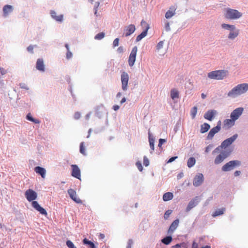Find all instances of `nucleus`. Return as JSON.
I'll list each match as a JSON object with an SVG mask.
<instances>
[{
  "mask_svg": "<svg viewBox=\"0 0 248 248\" xmlns=\"http://www.w3.org/2000/svg\"><path fill=\"white\" fill-rule=\"evenodd\" d=\"M25 196L28 202H31V205L35 210L42 214H46V210L41 207L37 201H34L37 198V194L35 191L31 189L27 190L25 192Z\"/></svg>",
  "mask_w": 248,
  "mask_h": 248,
  "instance_id": "1",
  "label": "nucleus"
},
{
  "mask_svg": "<svg viewBox=\"0 0 248 248\" xmlns=\"http://www.w3.org/2000/svg\"><path fill=\"white\" fill-rule=\"evenodd\" d=\"M248 91V83H241L234 87L227 93V96L235 98Z\"/></svg>",
  "mask_w": 248,
  "mask_h": 248,
  "instance_id": "2",
  "label": "nucleus"
},
{
  "mask_svg": "<svg viewBox=\"0 0 248 248\" xmlns=\"http://www.w3.org/2000/svg\"><path fill=\"white\" fill-rule=\"evenodd\" d=\"M221 28L229 31L227 38L231 40H234L239 34V30L237 29L235 25L223 23L221 25Z\"/></svg>",
  "mask_w": 248,
  "mask_h": 248,
  "instance_id": "3",
  "label": "nucleus"
},
{
  "mask_svg": "<svg viewBox=\"0 0 248 248\" xmlns=\"http://www.w3.org/2000/svg\"><path fill=\"white\" fill-rule=\"evenodd\" d=\"M229 76V72L227 70H218L209 72L207 77L211 79L223 80Z\"/></svg>",
  "mask_w": 248,
  "mask_h": 248,
  "instance_id": "4",
  "label": "nucleus"
},
{
  "mask_svg": "<svg viewBox=\"0 0 248 248\" xmlns=\"http://www.w3.org/2000/svg\"><path fill=\"white\" fill-rule=\"evenodd\" d=\"M243 14L236 9L226 8L224 14V17L228 20H237L242 16Z\"/></svg>",
  "mask_w": 248,
  "mask_h": 248,
  "instance_id": "5",
  "label": "nucleus"
},
{
  "mask_svg": "<svg viewBox=\"0 0 248 248\" xmlns=\"http://www.w3.org/2000/svg\"><path fill=\"white\" fill-rule=\"evenodd\" d=\"M241 164V161L237 160L230 161L223 166L221 169L223 171H230L236 167L240 166Z\"/></svg>",
  "mask_w": 248,
  "mask_h": 248,
  "instance_id": "6",
  "label": "nucleus"
},
{
  "mask_svg": "<svg viewBox=\"0 0 248 248\" xmlns=\"http://www.w3.org/2000/svg\"><path fill=\"white\" fill-rule=\"evenodd\" d=\"M231 151L224 150L220 152V153L217 156L214 160V163L218 165L222 162L231 154Z\"/></svg>",
  "mask_w": 248,
  "mask_h": 248,
  "instance_id": "7",
  "label": "nucleus"
},
{
  "mask_svg": "<svg viewBox=\"0 0 248 248\" xmlns=\"http://www.w3.org/2000/svg\"><path fill=\"white\" fill-rule=\"evenodd\" d=\"M140 24L142 28H144V30L140 34L137 36L136 41L137 42L140 41L147 35L148 31L150 28L149 25L144 20H141Z\"/></svg>",
  "mask_w": 248,
  "mask_h": 248,
  "instance_id": "8",
  "label": "nucleus"
},
{
  "mask_svg": "<svg viewBox=\"0 0 248 248\" xmlns=\"http://www.w3.org/2000/svg\"><path fill=\"white\" fill-rule=\"evenodd\" d=\"M138 51V47L137 46H134L130 52V55L128 58V64L129 66L132 67L134 65L136 61L137 52Z\"/></svg>",
  "mask_w": 248,
  "mask_h": 248,
  "instance_id": "9",
  "label": "nucleus"
},
{
  "mask_svg": "<svg viewBox=\"0 0 248 248\" xmlns=\"http://www.w3.org/2000/svg\"><path fill=\"white\" fill-rule=\"evenodd\" d=\"M122 82V89L123 91H126L127 90V85L129 80V76L126 72H123L121 75Z\"/></svg>",
  "mask_w": 248,
  "mask_h": 248,
  "instance_id": "10",
  "label": "nucleus"
},
{
  "mask_svg": "<svg viewBox=\"0 0 248 248\" xmlns=\"http://www.w3.org/2000/svg\"><path fill=\"white\" fill-rule=\"evenodd\" d=\"M136 30L135 26L134 24H130L124 27L123 36L128 37L133 34Z\"/></svg>",
  "mask_w": 248,
  "mask_h": 248,
  "instance_id": "11",
  "label": "nucleus"
},
{
  "mask_svg": "<svg viewBox=\"0 0 248 248\" xmlns=\"http://www.w3.org/2000/svg\"><path fill=\"white\" fill-rule=\"evenodd\" d=\"M237 137L238 135L237 134H235L231 137L226 139L221 143V147H223L224 149L226 148L229 145L232 144Z\"/></svg>",
  "mask_w": 248,
  "mask_h": 248,
  "instance_id": "12",
  "label": "nucleus"
},
{
  "mask_svg": "<svg viewBox=\"0 0 248 248\" xmlns=\"http://www.w3.org/2000/svg\"><path fill=\"white\" fill-rule=\"evenodd\" d=\"M243 111L244 108L242 107H239L234 109L231 113V118L233 121H236L242 115Z\"/></svg>",
  "mask_w": 248,
  "mask_h": 248,
  "instance_id": "13",
  "label": "nucleus"
},
{
  "mask_svg": "<svg viewBox=\"0 0 248 248\" xmlns=\"http://www.w3.org/2000/svg\"><path fill=\"white\" fill-rule=\"evenodd\" d=\"M67 193L70 198L76 203L80 204L82 203V201L77 197V193L74 189L69 188L67 190Z\"/></svg>",
  "mask_w": 248,
  "mask_h": 248,
  "instance_id": "14",
  "label": "nucleus"
},
{
  "mask_svg": "<svg viewBox=\"0 0 248 248\" xmlns=\"http://www.w3.org/2000/svg\"><path fill=\"white\" fill-rule=\"evenodd\" d=\"M204 181V176L202 173H198L194 178L193 185L195 186H201Z\"/></svg>",
  "mask_w": 248,
  "mask_h": 248,
  "instance_id": "15",
  "label": "nucleus"
},
{
  "mask_svg": "<svg viewBox=\"0 0 248 248\" xmlns=\"http://www.w3.org/2000/svg\"><path fill=\"white\" fill-rule=\"evenodd\" d=\"M72 173L71 175L78 179H80L81 177V172L80 170L78 165H72Z\"/></svg>",
  "mask_w": 248,
  "mask_h": 248,
  "instance_id": "16",
  "label": "nucleus"
},
{
  "mask_svg": "<svg viewBox=\"0 0 248 248\" xmlns=\"http://www.w3.org/2000/svg\"><path fill=\"white\" fill-rule=\"evenodd\" d=\"M200 202V198L199 197L196 196L194 199L191 200L188 203L186 208V211L188 212L193 208L195 207Z\"/></svg>",
  "mask_w": 248,
  "mask_h": 248,
  "instance_id": "17",
  "label": "nucleus"
},
{
  "mask_svg": "<svg viewBox=\"0 0 248 248\" xmlns=\"http://www.w3.org/2000/svg\"><path fill=\"white\" fill-rule=\"evenodd\" d=\"M217 114V111L214 109H210L207 111L204 114V118L209 121H212L215 116Z\"/></svg>",
  "mask_w": 248,
  "mask_h": 248,
  "instance_id": "18",
  "label": "nucleus"
},
{
  "mask_svg": "<svg viewBox=\"0 0 248 248\" xmlns=\"http://www.w3.org/2000/svg\"><path fill=\"white\" fill-rule=\"evenodd\" d=\"M106 112V109L103 105L98 106L95 108V115L99 118H101Z\"/></svg>",
  "mask_w": 248,
  "mask_h": 248,
  "instance_id": "19",
  "label": "nucleus"
},
{
  "mask_svg": "<svg viewBox=\"0 0 248 248\" xmlns=\"http://www.w3.org/2000/svg\"><path fill=\"white\" fill-rule=\"evenodd\" d=\"M50 14L51 17L55 20L56 21L62 23L63 20V15H60L59 16H57V13L55 11L51 10L50 12Z\"/></svg>",
  "mask_w": 248,
  "mask_h": 248,
  "instance_id": "20",
  "label": "nucleus"
},
{
  "mask_svg": "<svg viewBox=\"0 0 248 248\" xmlns=\"http://www.w3.org/2000/svg\"><path fill=\"white\" fill-rule=\"evenodd\" d=\"M220 131L219 128L218 126H215L212 128L208 134L206 139L207 140H211L213 138L216 134Z\"/></svg>",
  "mask_w": 248,
  "mask_h": 248,
  "instance_id": "21",
  "label": "nucleus"
},
{
  "mask_svg": "<svg viewBox=\"0 0 248 248\" xmlns=\"http://www.w3.org/2000/svg\"><path fill=\"white\" fill-rule=\"evenodd\" d=\"M179 219H176L174 220L172 223L170 224L169 230L168 231V233H172L177 229L179 225Z\"/></svg>",
  "mask_w": 248,
  "mask_h": 248,
  "instance_id": "22",
  "label": "nucleus"
},
{
  "mask_svg": "<svg viewBox=\"0 0 248 248\" xmlns=\"http://www.w3.org/2000/svg\"><path fill=\"white\" fill-rule=\"evenodd\" d=\"M148 139H149V142L150 144V147L151 149V151L150 152L151 154H152L153 151L155 149L154 147V142H155V138L152 136V134L150 133V131L148 132Z\"/></svg>",
  "mask_w": 248,
  "mask_h": 248,
  "instance_id": "23",
  "label": "nucleus"
},
{
  "mask_svg": "<svg viewBox=\"0 0 248 248\" xmlns=\"http://www.w3.org/2000/svg\"><path fill=\"white\" fill-rule=\"evenodd\" d=\"M13 7L10 5H6L3 8V16L6 17L9 13L12 12Z\"/></svg>",
  "mask_w": 248,
  "mask_h": 248,
  "instance_id": "24",
  "label": "nucleus"
},
{
  "mask_svg": "<svg viewBox=\"0 0 248 248\" xmlns=\"http://www.w3.org/2000/svg\"><path fill=\"white\" fill-rule=\"evenodd\" d=\"M175 14V9H174L173 7H170V9L166 12L165 16L167 19H170L174 16Z\"/></svg>",
  "mask_w": 248,
  "mask_h": 248,
  "instance_id": "25",
  "label": "nucleus"
},
{
  "mask_svg": "<svg viewBox=\"0 0 248 248\" xmlns=\"http://www.w3.org/2000/svg\"><path fill=\"white\" fill-rule=\"evenodd\" d=\"M36 68L39 71H45V65L42 59H38L36 62Z\"/></svg>",
  "mask_w": 248,
  "mask_h": 248,
  "instance_id": "26",
  "label": "nucleus"
},
{
  "mask_svg": "<svg viewBox=\"0 0 248 248\" xmlns=\"http://www.w3.org/2000/svg\"><path fill=\"white\" fill-rule=\"evenodd\" d=\"M34 170L37 173L40 174L42 178L45 177L46 170L44 168L38 166L35 168Z\"/></svg>",
  "mask_w": 248,
  "mask_h": 248,
  "instance_id": "27",
  "label": "nucleus"
},
{
  "mask_svg": "<svg viewBox=\"0 0 248 248\" xmlns=\"http://www.w3.org/2000/svg\"><path fill=\"white\" fill-rule=\"evenodd\" d=\"M210 128V124L206 123H204L201 125L200 132L201 133H204L207 132L209 130Z\"/></svg>",
  "mask_w": 248,
  "mask_h": 248,
  "instance_id": "28",
  "label": "nucleus"
},
{
  "mask_svg": "<svg viewBox=\"0 0 248 248\" xmlns=\"http://www.w3.org/2000/svg\"><path fill=\"white\" fill-rule=\"evenodd\" d=\"M170 97L172 100H174L176 98H178L179 97V92L176 89H171L170 91Z\"/></svg>",
  "mask_w": 248,
  "mask_h": 248,
  "instance_id": "29",
  "label": "nucleus"
},
{
  "mask_svg": "<svg viewBox=\"0 0 248 248\" xmlns=\"http://www.w3.org/2000/svg\"><path fill=\"white\" fill-rule=\"evenodd\" d=\"M173 195L171 192H166L163 196V200L165 202L169 201L172 199Z\"/></svg>",
  "mask_w": 248,
  "mask_h": 248,
  "instance_id": "30",
  "label": "nucleus"
},
{
  "mask_svg": "<svg viewBox=\"0 0 248 248\" xmlns=\"http://www.w3.org/2000/svg\"><path fill=\"white\" fill-rule=\"evenodd\" d=\"M225 211V208H222L221 209H218L216 210L212 214V216L214 217H216L220 215H221L224 214Z\"/></svg>",
  "mask_w": 248,
  "mask_h": 248,
  "instance_id": "31",
  "label": "nucleus"
},
{
  "mask_svg": "<svg viewBox=\"0 0 248 248\" xmlns=\"http://www.w3.org/2000/svg\"><path fill=\"white\" fill-rule=\"evenodd\" d=\"M196 163V159L193 157H190L189 158H188L187 162V167L189 168L192 167L194 166Z\"/></svg>",
  "mask_w": 248,
  "mask_h": 248,
  "instance_id": "32",
  "label": "nucleus"
},
{
  "mask_svg": "<svg viewBox=\"0 0 248 248\" xmlns=\"http://www.w3.org/2000/svg\"><path fill=\"white\" fill-rule=\"evenodd\" d=\"M172 240V238L171 236H167L161 240V242L163 244L167 245L171 242Z\"/></svg>",
  "mask_w": 248,
  "mask_h": 248,
  "instance_id": "33",
  "label": "nucleus"
},
{
  "mask_svg": "<svg viewBox=\"0 0 248 248\" xmlns=\"http://www.w3.org/2000/svg\"><path fill=\"white\" fill-rule=\"evenodd\" d=\"M83 243L84 245H89L90 248H96L94 243L93 242L89 240L87 238H84L83 240Z\"/></svg>",
  "mask_w": 248,
  "mask_h": 248,
  "instance_id": "34",
  "label": "nucleus"
},
{
  "mask_svg": "<svg viewBox=\"0 0 248 248\" xmlns=\"http://www.w3.org/2000/svg\"><path fill=\"white\" fill-rule=\"evenodd\" d=\"M26 119L30 121H31L33 123H34V124H39V121L37 119H34L32 116H31V114L29 113H28L27 116H26Z\"/></svg>",
  "mask_w": 248,
  "mask_h": 248,
  "instance_id": "35",
  "label": "nucleus"
},
{
  "mask_svg": "<svg viewBox=\"0 0 248 248\" xmlns=\"http://www.w3.org/2000/svg\"><path fill=\"white\" fill-rule=\"evenodd\" d=\"M198 108L197 107H193L190 110V115L192 119H194L197 113Z\"/></svg>",
  "mask_w": 248,
  "mask_h": 248,
  "instance_id": "36",
  "label": "nucleus"
},
{
  "mask_svg": "<svg viewBox=\"0 0 248 248\" xmlns=\"http://www.w3.org/2000/svg\"><path fill=\"white\" fill-rule=\"evenodd\" d=\"M79 151H80V153L81 154H82V155H86V153L85 152V148L84 146V142H81L80 144Z\"/></svg>",
  "mask_w": 248,
  "mask_h": 248,
  "instance_id": "37",
  "label": "nucleus"
},
{
  "mask_svg": "<svg viewBox=\"0 0 248 248\" xmlns=\"http://www.w3.org/2000/svg\"><path fill=\"white\" fill-rule=\"evenodd\" d=\"M66 245L68 248H77L74 243L70 240H67L66 241Z\"/></svg>",
  "mask_w": 248,
  "mask_h": 248,
  "instance_id": "38",
  "label": "nucleus"
},
{
  "mask_svg": "<svg viewBox=\"0 0 248 248\" xmlns=\"http://www.w3.org/2000/svg\"><path fill=\"white\" fill-rule=\"evenodd\" d=\"M234 121H235L232 120V119H226L224 121V124L225 125L232 126V125H234Z\"/></svg>",
  "mask_w": 248,
  "mask_h": 248,
  "instance_id": "39",
  "label": "nucleus"
},
{
  "mask_svg": "<svg viewBox=\"0 0 248 248\" xmlns=\"http://www.w3.org/2000/svg\"><path fill=\"white\" fill-rule=\"evenodd\" d=\"M105 36V33L103 32H99L94 36L95 40H101L103 39Z\"/></svg>",
  "mask_w": 248,
  "mask_h": 248,
  "instance_id": "40",
  "label": "nucleus"
},
{
  "mask_svg": "<svg viewBox=\"0 0 248 248\" xmlns=\"http://www.w3.org/2000/svg\"><path fill=\"white\" fill-rule=\"evenodd\" d=\"M172 211L171 210H167L164 214V219L165 220L167 219L169 217L170 215L172 213Z\"/></svg>",
  "mask_w": 248,
  "mask_h": 248,
  "instance_id": "41",
  "label": "nucleus"
},
{
  "mask_svg": "<svg viewBox=\"0 0 248 248\" xmlns=\"http://www.w3.org/2000/svg\"><path fill=\"white\" fill-rule=\"evenodd\" d=\"M143 165L146 167H147L149 165V160L146 156H144L143 157Z\"/></svg>",
  "mask_w": 248,
  "mask_h": 248,
  "instance_id": "42",
  "label": "nucleus"
},
{
  "mask_svg": "<svg viewBox=\"0 0 248 248\" xmlns=\"http://www.w3.org/2000/svg\"><path fill=\"white\" fill-rule=\"evenodd\" d=\"M165 29L166 31H170V23L168 21H165Z\"/></svg>",
  "mask_w": 248,
  "mask_h": 248,
  "instance_id": "43",
  "label": "nucleus"
},
{
  "mask_svg": "<svg viewBox=\"0 0 248 248\" xmlns=\"http://www.w3.org/2000/svg\"><path fill=\"white\" fill-rule=\"evenodd\" d=\"M136 165L137 167L138 168V170L140 171H141L142 170L143 167H142V164L140 161H137L136 163Z\"/></svg>",
  "mask_w": 248,
  "mask_h": 248,
  "instance_id": "44",
  "label": "nucleus"
},
{
  "mask_svg": "<svg viewBox=\"0 0 248 248\" xmlns=\"http://www.w3.org/2000/svg\"><path fill=\"white\" fill-rule=\"evenodd\" d=\"M164 45V42L163 41H161L159 42L156 46V49L159 50L163 47Z\"/></svg>",
  "mask_w": 248,
  "mask_h": 248,
  "instance_id": "45",
  "label": "nucleus"
},
{
  "mask_svg": "<svg viewBox=\"0 0 248 248\" xmlns=\"http://www.w3.org/2000/svg\"><path fill=\"white\" fill-rule=\"evenodd\" d=\"M166 142V140L165 139H160L159 140V142H158V146L159 147V148H161L162 144H164L165 142Z\"/></svg>",
  "mask_w": 248,
  "mask_h": 248,
  "instance_id": "46",
  "label": "nucleus"
},
{
  "mask_svg": "<svg viewBox=\"0 0 248 248\" xmlns=\"http://www.w3.org/2000/svg\"><path fill=\"white\" fill-rule=\"evenodd\" d=\"M221 149H224L223 147H221V145L217 147L212 152L213 154H215L216 153H218Z\"/></svg>",
  "mask_w": 248,
  "mask_h": 248,
  "instance_id": "47",
  "label": "nucleus"
},
{
  "mask_svg": "<svg viewBox=\"0 0 248 248\" xmlns=\"http://www.w3.org/2000/svg\"><path fill=\"white\" fill-rule=\"evenodd\" d=\"M119 39L115 38L113 42V47H115L119 45Z\"/></svg>",
  "mask_w": 248,
  "mask_h": 248,
  "instance_id": "48",
  "label": "nucleus"
},
{
  "mask_svg": "<svg viewBox=\"0 0 248 248\" xmlns=\"http://www.w3.org/2000/svg\"><path fill=\"white\" fill-rule=\"evenodd\" d=\"M133 243V240L132 239H129L127 243L126 248H132Z\"/></svg>",
  "mask_w": 248,
  "mask_h": 248,
  "instance_id": "49",
  "label": "nucleus"
},
{
  "mask_svg": "<svg viewBox=\"0 0 248 248\" xmlns=\"http://www.w3.org/2000/svg\"><path fill=\"white\" fill-rule=\"evenodd\" d=\"M213 147V144H209V145H208L205 148V152L206 153H208L210 151V150Z\"/></svg>",
  "mask_w": 248,
  "mask_h": 248,
  "instance_id": "50",
  "label": "nucleus"
},
{
  "mask_svg": "<svg viewBox=\"0 0 248 248\" xmlns=\"http://www.w3.org/2000/svg\"><path fill=\"white\" fill-rule=\"evenodd\" d=\"M19 86L21 88L24 89L26 90H29V88L27 85L24 83H21L19 84Z\"/></svg>",
  "mask_w": 248,
  "mask_h": 248,
  "instance_id": "51",
  "label": "nucleus"
},
{
  "mask_svg": "<svg viewBox=\"0 0 248 248\" xmlns=\"http://www.w3.org/2000/svg\"><path fill=\"white\" fill-rule=\"evenodd\" d=\"M73 54L70 51H67L66 53V58L67 59H69L72 57Z\"/></svg>",
  "mask_w": 248,
  "mask_h": 248,
  "instance_id": "52",
  "label": "nucleus"
},
{
  "mask_svg": "<svg viewBox=\"0 0 248 248\" xmlns=\"http://www.w3.org/2000/svg\"><path fill=\"white\" fill-rule=\"evenodd\" d=\"M33 48H34V46H32V45H30L28 47H27V50L30 52V53H33Z\"/></svg>",
  "mask_w": 248,
  "mask_h": 248,
  "instance_id": "53",
  "label": "nucleus"
},
{
  "mask_svg": "<svg viewBox=\"0 0 248 248\" xmlns=\"http://www.w3.org/2000/svg\"><path fill=\"white\" fill-rule=\"evenodd\" d=\"M0 73L1 75H4L7 73L6 70H5L3 68L0 67Z\"/></svg>",
  "mask_w": 248,
  "mask_h": 248,
  "instance_id": "54",
  "label": "nucleus"
},
{
  "mask_svg": "<svg viewBox=\"0 0 248 248\" xmlns=\"http://www.w3.org/2000/svg\"><path fill=\"white\" fill-rule=\"evenodd\" d=\"M75 119L78 120L80 117V113L78 112H76L74 116Z\"/></svg>",
  "mask_w": 248,
  "mask_h": 248,
  "instance_id": "55",
  "label": "nucleus"
},
{
  "mask_svg": "<svg viewBox=\"0 0 248 248\" xmlns=\"http://www.w3.org/2000/svg\"><path fill=\"white\" fill-rule=\"evenodd\" d=\"M100 2L99 1H96L95 2L94 7H93V10H98V7L99 6Z\"/></svg>",
  "mask_w": 248,
  "mask_h": 248,
  "instance_id": "56",
  "label": "nucleus"
},
{
  "mask_svg": "<svg viewBox=\"0 0 248 248\" xmlns=\"http://www.w3.org/2000/svg\"><path fill=\"white\" fill-rule=\"evenodd\" d=\"M178 158V156H172L171 157H170L167 161V163H171L172 162H173V161H174L176 159H177Z\"/></svg>",
  "mask_w": 248,
  "mask_h": 248,
  "instance_id": "57",
  "label": "nucleus"
},
{
  "mask_svg": "<svg viewBox=\"0 0 248 248\" xmlns=\"http://www.w3.org/2000/svg\"><path fill=\"white\" fill-rule=\"evenodd\" d=\"M117 51L119 53H122L124 52V47L122 46H119L117 49Z\"/></svg>",
  "mask_w": 248,
  "mask_h": 248,
  "instance_id": "58",
  "label": "nucleus"
},
{
  "mask_svg": "<svg viewBox=\"0 0 248 248\" xmlns=\"http://www.w3.org/2000/svg\"><path fill=\"white\" fill-rule=\"evenodd\" d=\"M184 244L183 243H180V244H177L176 245H174L173 246V248H181V247Z\"/></svg>",
  "mask_w": 248,
  "mask_h": 248,
  "instance_id": "59",
  "label": "nucleus"
},
{
  "mask_svg": "<svg viewBox=\"0 0 248 248\" xmlns=\"http://www.w3.org/2000/svg\"><path fill=\"white\" fill-rule=\"evenodd\" d=\"M68 90L70 92L71 94L72 95V96L73 97V98H74L75 96H74V95L73 93L72 88L71 85H69V88H68Z\"/></svg>",
  "mask_w": 248,
  "mask_h": 248,
  "instance_id": "60",
  "label": "nucleus"
},
{
  "mask_svg": "<svg viewBox=\"0 0 248 248\" xmlns=\"http://www.w3.org/2000/svg\"><path fill=\"white\" fill-rule=\"evenodd\" d=\"M241 174V171L240 170H236L234 172V176H238Z\"/></svg>",
  "mask_w": 248,
  "mask_h": 248,
  "instance_id": "61",
  "label": "nucleus"
},
{
  "mask_svg": "<svg viewBox=\"0 0 248 248\" xmlns=\"http://www.w3.org/2000/svg\"><path fill=\"white\" fill-rule=\"evenodd\" d=\"M119 108H120L119 106H118V105H114V106H113V109L114 110H115V111H116V110H118V109H119Z\"/></svg>",
  "mask_w": 248,
  "mask_h": 248,
  "instance_id": "62",
  "label": "nucleus"
},
{
  "mask_svg": "<svg viewBox=\"0 0 248 248\" xmlns=\"http://www.w3.org/2000/svg\"><path fill=\"white\" fill-rule=\"evenodd\" d=\"M198 248V244L194 241L192 243V248Z\"/></svg>",
  "mask_w": 248,
  "mask_h": 248,
  "instance_id": "63",
  "label": "nucleus"
},
{
  "mask_svg": "<svg viewBox=\"0 0 248 248\" xmlns=\"http://www.w3.org/2000/svg\"><path fill=\"white\" fill-rule=\"evenodd\" d=\"M126 101V98L125 97H124L121 100V101H120V104H123Z\"/></svg>",
  "mask_w": 248,
  "mask_h": 248,
  "instance_id": "64",
  "label": "nucleus"
}]
</instances>
